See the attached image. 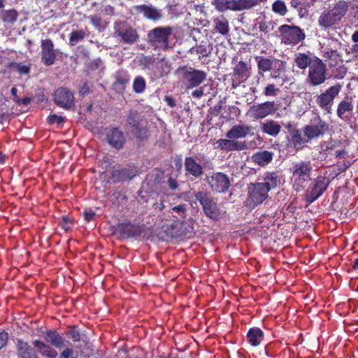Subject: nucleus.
Here are the masks:
<instances>
[{
  "label": "nucleus",
  "mask_w": 358,
  "mask_h": 358,
  "mask_svg": "<svg viewBox=\"0 0 358 358\" xmlns=\"http://www.w3.org/2000/svg\"><path fill=\"white\" fill-rule=\"evenodd\" d=\"M258 72L262 74L270 71V77L275 80H280L282 84L285 81L286 62L275 57H256Z\"/></svg>",
  "instance_id": "nucleus-1"
},
{
  "label": "nucleus",
  "mask_w": 358,
  "mask_h": 358,
  "mask_svg": "<svg viewBox=\"0 0 358 358\" xmlns=\"http://www.w3.org/2000/svg\"><path fill=\"white\" fill-rule=\"evenodd\" d=\"M348 3L340 1L329 10H324L318 18L319 25L324 29L338 25L348 10Z\"/></svg>",
  "instance_id": "nucleus-2"
},
{
  "label": "nucleus",
  "mask_w": 358,
  "mask_h": 358,
  "mask_svg": "<svg viewBox=\"0 0 358 358\" xmlns=\"http://www.w3.org/2000/svg\"><path fill=\"white\" fill-rule=\"evenodd\" d=\"M176 73L187 90L199 86L207 77V73L205 71L187 66L178 68Z\"/></svg>",
  "instance_id": "nucleus-3"
},
{
  "label": "nucleus",
  "mask_w": 358,
  "mask_h": 358,
  "mask_svg": "<svg viewBox=\"0 0 358 358\" xmlns=\"http://www.w3.org/2000/svg\"><path fill=\"white\" fill-rule=\"evenodd\" d=\"M313 166L310 161H299L293 164L291 172L293 186L296 192L303 190L310 180Z\"/></svg>",
  "instance_id": "nucleus-4"
},
{
  "label": "nucleus",
  "mask_w": 358,
  "mask_h": 358,
  "mask_svg": "<svg viewBox=\"0 0 358 358\" xmlns=\"http://www.w3.org/2000/svg\"><path fill=\"white\" fill-rule=\"evenodd\" d=\"M212 5L220 13L250 10L258 5V0H212Z\"/></svg>",
  "instance_id": "nucleus-5"
},
{
  "label": "nucleus",
  "mask_w": 358,
  "mask_h": 358,
  "mask_svg": "<svg viewBox=\"0 0 358 358\" xmlns=\"http://www.w3.org/2000/svg\"><path fill=\"white\" fill-rule=\"evenodd\" d=\"M173 32L171 27H157L149 31L148 43L155 48L166 50L169 47V38Z\"/></svg>",
  "instance_id": "nucleus-6"
},
{
  "label": "nucleus",
  "mask_w": 358,
  "mask_h": 358,
  "mask_svg": "<svg viewBox=\"0 0 358 358\" xmlns=\"http://www.w3.org/2000/svg\"><path fill=\"white\" fill-rule=\"evenodd\" d=\"M127 125L131 132L138 138L144 139L148 136V129L143 122V116L136 109H130L126 115Z\"/></svg>",
  "instance_id": "nucleus-7"
},
{
  "label": "nucleus",
  "mask_w": 358,
  "mask_h": 358,
  "mask_svg": "<svg viewBox=\"0 0 358 358\" xmlns=\"http://www.w3.org/2000/svg\"><path fill=\"white\" fill-rule=\"evenodd\" d=\"M281 43L294 45L303 41L306 37L303 31L297 26L283 24L279 27Z\"/></svg>",
  "instance_id": "nucleus-8"
},
{
  "label": "nucleus",
  "mask_w": 358,
  "mask_h": 358,
  "mask_svg": "<svg viewBox=\"0 0 358 358\" xmlns=\"http://www.w3.org/2000/svg\"><path fill=\"white\" fill-rule=\"evenodd\" d=\"M195 199L200 203L205 215L214 220L219 219L220 210L210 193L200 191L195 194Z\"/></svg>",
  "instance_id": "nucleus-9"
},
{
  "label": "nucleus",
  "mask_w": 358,
  "mask_h": 358,
  "mask_svg": "<svg viewBox=\"0 0 358 358\" xmlns=\"http://www.w3.org/2000/svg\"><path fill=\"white\" fill-rule=\"evenodd\" d=\"M326 71V65L320 59L314 56L313 64L308 70L307 83L313 87L323 84L327 79Z\"/></svg>",
  "instance_id": "nucleus-10"
},
{
  "label": "nucleus",
  "mask_w": 358,
  "mask_h": 358,
  "mask_svg": "<svg viewBox=\"0 0 358 358\" xmlns=\"http://www.w3.org/2000/svg\"><path fill=\"white\" fill-rule=\"evenodd\" d=\"M330 180L324 176H317L313 180L306 194V201L311 203L317 200L327 189Z\"/></svg>",
  "instance_id": "nucleus-11"
},
{
  "label": "nucleus",
  "mask_w": 358,
  "mask_h": 358,
  "mask_svg": "<svg viewBox=\"0 0 358 358\" xmlns=\"http://www.w3.org/2000/svg\"><path fill=\"white\" fill-rule=\"evenodd\" d=\"M341 90V85L340 84L329 87L324 92L321 93L317 96V104L327 113H331L334 101Z\"/></svg>",
  "instance_id": "nucleus-12"
},
{
  "label": "nucleus",
  "mask_w": 358,
  "mask_h": 358,
  "mask_svg": "<svg viewBox=\"0 0 358 358\" xmlns=\"http://www.w3.org/2000/svg\"><path fill=\"white\" fill-rule=\"evenodd\" d=\"M268 189L264 185H261L259 182L251 184L248 188V205L250 208H255L261 204L268 198Z\"/></svg>",
  "instance_id": "nucleus-13"
},
{
  "label": "nucleus",
  "mask_w": 358,
  "mask_h": 358,
  "mask_svg": "<svg viewBox=\"0 0 358 358\" xmlns=\"http://www.w3.org/2000/svg\"><path fill=\"white\" fill-rule=\"evenodd\" d=\"M114 29L115 36L125 43H134L138 38L136 31L124 22L116 21L114 23Z\"/></svg>",
  "instance_id": "nucleus-14"
},
{
  "label": "nucleus",
  "mask_w": 358,
  "mask_h": 358,
  "mask_svg": "<svg viewBox=\"0 0 358 358\" xmlns=\"http://www.w3.org/2000/svg\"><path fill=\"white\" fill-rule=\"evenodd\" d=\"M206 180L213 191L219 193L226 192L230 186L229 178L221 172L213 173L207 176Z\"/></svg>",
  "instance_id": "nucleus-15"
},
{
  "label": "nucleus",
  "mask_w": 358,
  "mask_h": 358,
  "mask_svg": "<svg viewBox=\"0 0 358 358\" xmlns=\"http://www.w3.org/2000/svg\"><path fill=\"white\" fill-rule=\"evenodd\" d=\"M329 129V125L319 116L312 120V124L307 125L303 129L304 135L308 139L322 136Z\"/></svg>",
  "instance_id": "nucleus-16"
},
{
  "label": "nucleus",
  "mask_w": 358,
  "mask_h": 358,
  "mask_svg": "<svg viewBox=\"0 0 358 358\" xmlns=\"http://www.w3.org/2000/svg\"><path fill=\"white\" fill-rule=\"evenodd\" d=\"M57 50L54 49L52 40L45 39L41 41V60L46 66L52 65L56 59Z\"/></svg>",
  "instance_id": "nucleus-17"
},
{
  "label": "nucleus",
  "mask_w": 358,
  "mask_h": 358,
  "mask_svg": "<svg viewBox=\"0 0 358 358\" xmlns=\"http://www.w3.org/2000/svg\"><path fill=\"white\" fill-rule=\"evenodd\" d=\"M54 100L57 105L65 109H70L74 105L73 93L64 87H60L55 92Z\"/></svg>",
  "instance_id": "nucleus-18"
},
{
  "label": "nucleus",
  "mask_w": 358,
  "mask_h": 358,
  "mask_svg": "<svg viewBox=\"0 0 358 358\" xmlns=\"http://www.w3.org/2000/svg\"><path fill=\"white\" fill-rule=\"evenodd\" d=\"M275 111V104L274 102L272 101H266L258 105H253L250 109L252 117L255 119H262L273 113Z\"/></svg>",
  "instance_id": "nucleus-19"
},
{
  "label": "nucleus",
  "mask_w": 358,
  "mask_h": 358,
  "mask_svg": "<svg viewBox=\"0 0 358 358\" xmlns=\"http://www.w3.org/2000/svg\"><path fill=\"white\" fill-rule=\"evenodd\" d=\"M341 45V43L338 40L331 39L329 44L322 51L323 57L330 61L329 65L331 66L336 65L337 59L342 62L341 54L337 50Z\"/></svg>",
  "instance_id": "nucleus-20"
},
{
  "label": "nucleus",
  "mask_w": 358,
  "mask_h": 358,
  "mask_svg": "<svg viewBox=\"0 0 358 358\" xmlns=\"http://www.w3.org/2000/svg\"><path fill=\"white\" fill-rule=\"evenodd\" d=\"M137 174V171L133 168H122L120 165L113 167L111 173V178L115 182L126 180H131Z\"/></svg>",
  "instance_id": "nucleus-21"
},
{
  "label": "nucleus",
  "mask_w": 358,
  "mask_h": 358,
  "mask_svg": "<svg viewBox=\"0 0 358 358\" xmlns=\"http://www.w3.org/2000/svg\"><path fill=\"white\" fill-rule=\"evenodd\" d=\"M108 143L115 149H121L124 143L125 137L124 133L118 128L110 129L106 136Z\"/></svg>",
  "instance_id": "nucleus-22"
},
{
  "label": "nucleus",
  "mask_w": 358,
  "mask_h": 358,
  "mask_svg": "<svg viewBox=\"0 0 358 358\" xmlns=\"http://www.w3.org/2000/svg\"><path fill=\"white\" fill-rule=\"evenodd\" d=\"M136 11L142 13L143 16L153 21H157L162 17V10L154 7L152 5H139L134 7Z\"/></svg>",
  "instance_id": "nucleus-23"
},
{
  "label": "nucleus",
  "mask_w": 358,
  "mask_h": 358,
  "mask_svg": "<svg viewBox=\"0 0 358 358\" xmlns=\"http://www.w3.org/2000/svg\"><path fill=\"white\" fill-rule=\"evenodd\" d=\"M217 148L226 151H241L248 148L245 142L238 141L235 139H219L216 142Z\"/></svg>",
  "instance_id": "nucleus-24"
},
{
  "label": "nucleus",
  "mask_w": 358,
  "mask_h": 358,
  "mask_svg": "<svg viewBox=\"0 0 358 358\" xmlns=\"http://www.w3.org/2000/svg\"><path fill=\"white\" fill-rule=\"evenodd\" d=\"M353 108L354 106L352 101L345 99L338 105L336 110L337 116L344 121H348L351 118Z\"/></svg>",
  "instance_id": "nucleus-25"
},
{
  "label": "nucleus",
  "mask_w": 358,
  "mask_h": 358,
  "mask_svg": "<svg viewBox=\"0 0 358 358\" xmlns=\"http://www.w3.org/2000/svg\"><path fill=\"white\" fill-rule=\"evenodd\" d=\"M252 130V128L246 124H237L233 126L226 134V136L230 139L245 138Z\"/></svg>",
  "instance_id": "nucleus-26"
},
{
  "label": "nucleus",
  "mask_w": 358,
  "mask_h": 358,
  "mask_svg": "<svg viewBox=\"0 0 358 358\" xmlns=\"http://www.w3.org/2000/svg\"><path fill=\"white\" fill-rule=\"evenodd\" d=\"M186 172L195 178H199L203 174V168L192 157H186L184 163Z\"/></svg>",
  "instance_id": "nucleus-27"
},
{
  "label": "nucleus",
  "mask_w": 358,
  "mask_h": 358,
  "mask_svg": "<svg viewBox=\"0 0 358 358\" xmlns=\"http://www.w3.org/2000/svg\"><path fill=\"white\" fill-rule=\"evenodd\" d=\"M43 338L46 342L57 348L64 346V338L55 330H48L43 333Z\"/></svg>",
  "instance_id": "nucleus-28"
},
{
  "label": "nucleus",
  "mask_w": 358,
  "mask_h": 358,
  "mask_svg": "<svg viewBox=\"0 0 358 358\" xmlns=\"http://www.w3.org/2000/svg\"><path fill=\"white\" fill-rule=\"evenodd\" d=\"M33 345L37 352L43 357L47 358H56L58 355L57 352L55 349L43 341L35 340L33 342Z\"/></svg>",
  "instance_id": "nucleus-29"
},
{
  "label": "nucleus",
  "mask_w": 358,
  "mask_h": 358,
  "mask_svg": "<svg viewBox=\"0 0 358 358\" xmlns=\"http://www.w3.org/2000/svg\"><path fill=\"white\" fill-rule=\"evenodd\" d=\"M273 153L267 150L257 152L252 155V160L254 163L264 166L268 164L273 159Z\"/></svg>",
  "instance_id": "nucleus-30"
},
{
  "label": "nucleus",
  "mask_w": 358,
  "mask_h": 358,
  "mask_svg": "<svg viewBox=\"0 0 358 358\" xmlns=\"http://www.w3.org/2000/svg\"><path fill=\"white\" fill-rule=\"evenodd\" d=\"M294 60L296 66L301 70L306 69L308 66L310 68L313 64V57H311L310 54L296 52Z\"/></svg>",
  "instance_id": "nucleus-31"
},
{
  "label": "nucleus",
  "mask_w": 358,
  "mask_h": 358,
  "mask_svg": "<svg viewBox=\"0 0 358 358\" xmlns=\"http://www.w3.org/2000/svg\"><path fill=\"white\" fill-rule=\"evenodd\" d=\"M17 350L18 357L20 358H32L36 355L34 348L22 340L17 341Z\"/></svg>",
  "instance_id": "nucleus-32"
},
{
  "label": "nucleus",
  "mask_w": 358,
  "mask_h": 358,
  "mask_svg": "<svg viewBox=\"0 0 358 358\" xmlns=\"http://www.w3.org/2000/svg\"><path fill=\"white\" fill-rule=\"evenodd\" d=\"M214 29L222 34L226 36L229 32V24L228 20L224 16L220 15L213 19Z\"/></svg>",
  "instance_id": "nucleus-33"
},
{
  "label": "nucleus",
  "mask_w": 358,
  "mask_h": 358,
  "mask_svg": "<svg viewBox=\"0 0 358 358\" xmlns=\"http://www.w3.org/2000/svg\"><path fill=\"white\" fill-rule=\"evenodd\" d=\"M247 338L249 343L256 347L260 344L264 339V333L258 327L250 328L247 334Z\"/></svg>",
  "instance_id": "nucleus-34"
},
{
  "label": "nucleus",
  "mask_w": 358,
  "mask_h": 358,
  "mask_svg": "<svg viewBox=\"0 0 358 358\" xmlns=\"http://www.w3.org/2000/svg\"><path fill=\"white\" fill-rule=\"evenodd\" d=\"M117 230L123 238L134 237L140 234L138 228L131 223L119 224Z\"/></svg>",
  "instance_id": "nucleus-35"
},
{
  "label": "nucleus",
  "mask_w": 358,
  "mask_h": 358,
  "mask_svg": "<svg viewBox=\"0 0 358 358\" xmlns=\"http://www.w3.org/2000/svg\"><path fill=\"white\" fill-rule=\"evenodd\" d=\"M280 129L281 126L274 120H266L262 124V131L271 136H276Z\"/></svg>",
  "instance_id": "nucleus-36"
},
{
  "label": "nucleus",
  "mask_w": 358,
  "mask_h": 358,
  "mask_svg": "<svg viewBox=\"0 0 358 358\" xmlns=\"http://www.w3.org/2000/svg\"><path fill=\"white\" fill-rule=\"evenodd\" d=\"M264 182H259L264 185L269 192L271 189L275 188L280 183L279 177L277 173L267 172L264 175Z\"/></svg>",
  "instance_id": "nucleus-37"
},
{
  "label": "nucleus",
  "mask_w": 358,
  "mask_h": 358,
  "mask_svg": "<svg viewBox=\"0 0 358 358\" xmlns=\"http://www.w3.org/2000/svg\"><path fill=\"white\" fill-rule=\"evenodd\" d=\"M88 36L87 30L77 29L73 30L69 34V45L74 46L79 42L84 40Z\"/></svg>",
  "instance_id": "nucleus-38"
},
{
  "label": "nucleus",
  "mask_w": 358,
  "mask_h": 358,
  "mask_svg": "<svg viewBox=\"0 0 358 358\" xmlns=\"http://www.w3.org/2000/svg\"><path fill=\"white\" fill-rule=\"evenodd\" d=\"M129 81V75L125 72H118L116 75V81L115 83V89L119 92L123 91Z\"/></svg>",
  "instance_id": "nucleus-39"
},
{
  "label": "nucleus",
  "mask_w": 358,
  "mask_h": 358,
  "mask_svg": "<svg viewBox=\"0 0 358 358\" xmlns=\"http://www.w3.org/2000/svg\"><path fill=\"white\" fill-rule=\"evenodd\" d=\"M92 26L99 32L103 31L107 27V23L102 18L96 15L87 16Z\"/></svg>",
  "instance_id": "nucleus-40"
},
{
  "label": "nucleus",
  "mask_w": 358,
  "mask_h": 358,
  "mask_svg": "<svg viewBox=\"0 0 358 358\" xmlns=\"http://www.w3.org/2000/svg\"><path fill=\"white\" fill-rule=\"evenodd\" d=\"M272 10L281 16H285L287 13V8L285 2L282 0H276L272 4Z\"/></svg>",
  "instance_id": "nucleus-41"
},
{
  "label": "nucleus",
  "mask_w": 358,
  "mask_h": 358,
  "mask_svg": "<svg viewBox=\"0 0 358 358\" xmlns=\"http://www.w3.org/2000/svg\"><path fill=\"white\" fill-rule=\"evenodd\" d=\"M17 13L14 9L3 10L1 13V19L5 22L14 23L17 18Z\"/></svg>",
  "instance_id": "nucleus-42"
},
{
  "label": "nucleus",
  "mask_w": 358,
  "mask_h": 358,
  "mask_svg": "<svg viewBox=\"0 0 358 358\" xmlns=\"http://www.w3.org/2000/svg\"><path fill=\"white\" fill-rule=\"evenodd\" d=\"M145 89V80L142 76L135 78L133 83V90L136 93L140 94Z\"/></svg>",
  "instance_id": "nucleus-43"
},
{
  "label": "nucleus",
  "mask_w": 358,
  "mask_h": 358,
  "mask_svg": "<svg viewBox=\"0 0 358 358\" xmlns=\"http://www.w3.org/2000/svg\"><path fill=\"white\" fill-rule=\"evenodd\" d=\"M289 136H291V142L294 144V147H299L303 143L301 131L299 129L292 130Z\"/></svg>",
  "instance_id": "nucleus-44"
},
{
  "label": "nucleus",
  "mask_w": 358,
  "mask_h": 358,
  "mask_svg": "<svg viewBox=\"0 0 358 358\" xmlns=\"http://www.w3.org/2000/svg\"><path fill=\"white\" fill-rule=\"evenodd\" d=\"M234 71L235 73L243 79H245L248 76L247 66L243 62H240L236 65Z\"/></svg>",
  "instance_id": "nucleus-45"
},
{
  "label": "nucleus",
  "mask_w": 358,
  "mask_h": 358,
  "mask_svg": "<svg viewBox=\"0 0 358 358\" xmlns=\"http://www.w3.org/2000/svg\"><path fill=\"white\" fill-rule=\"evenodd\" d=\"M66 336L72 340L73 342L79 341L82 339V336L80 331L76 327H71L66 333Z\"/></svg>",
  "instance_id": "nucleus-46"
},
{
  "label": "nucleus",
  "mask_w": 358,
  "mask_h": 358,
  "mask_svg": "<svg viewBox=\"0 0 358 358\" xmlns=\"http://www.w3.org/2000/svg\"><path fill=\"white\" fill-rule=\"evenodd\" d=\"M187 204L182 203L178 206H175L171 208V210L178 215L180 218H185L187 213Z\"/></svg>",
  "instance_id": "nucleus-47"
},
{
  "label": "nucleus",
  "mask_w": 358,
  "mask_h": 358,
  "mask_svg": "<svg viewBox=\"0 0 358 358\" xmlns=\"http://www.w3.org/2000/svg\"><path fill=\"white\" fill-rule=\"evenodd\" d=\"M212 48H210V45H207L205 43L201 42L196 47V52L198 54L202 55L203 57H206L210 52Z\"/></svg>",
  "instance_id": "nucleus-48"
},
{
  "label": "nucleus",
  "mask_w": 358,
  "mask_h": 358,
  "mask_svg": "<svg viewBox=\"0 0 358 358\" xmlns=\"http://www.w3.org/2000/svg\"><path fill=\"white\" fill-rule=\"evenodd\" d=\"M279 92V89L273 84H268L264 89V94L267 96H275Z\"/></svg>",
  "instance_id": "nucleus-49"
},
{
  "label": "nucleus",
  "mask_w": 358,
  "mask_h": 358,
  "mask_svg": "<svg viewBox=\"0 0 358 358\" xmlns=\"http://www.w3.org/2000/svg\"><path fill=\"white\" fill-rule=\"evenodd\" d=\"M273 24L272 22L261 21L259 22V29L261 31L268 33L273 29Z\"/></svg>",
  "instance_id": "nucleus-50"
},
{
  "label": "nucleus",
  "mask_w": 358,
  "mask_h": 358,
  "mask_svg": "<svg viewBox=\"0 0 358 358\" xmlns=\"http://www.w3.org/2000/svg\"><path fill=\"white\" fill-rule=\"evenodd\" d=\"M59 358H77V355L72 348H66L60 354Z\"/></svg>",
  "instance_id": "nucleus-51"
},
{
  "label": "nucleus",
  "mask_w": 358,
  "mask_h": 358,
  "mask_svg": "<svg viewBox=\"0 0 358 358\" xmlns=\"http://www.w3.org/2000/svg\"><path fill=\"white\" fill-rule=\"evenodd\" d=\"M60 225L64 229L69 230L72 226V222L67 216H63Z\"/></svg>",
  "instance_id": "nucleus-52"
},
{
  "label": "nucleus",
  "mask_w": 358,
  "mask_h": 358,
  "mask_svg": "<svg viewBox=\"0 0 358 358\" xmlns=\"http://www.w3.org/2000/svg\"><path fill=\"white\" fill-rule=\"evenodd\" d=\"M64 119L63 117L57 115H52L48 117V122L49 124H54L56 122L58 124H62L64 122Z\"/></svg>",
  "instance_id": "nucleus-53"
},
{
  "label": "nucleus",
  "mask_w": 358,
  "mask_h": 358,
  "mask_svg": "<svg viewBox=\"0 0 358 358\" xmlns=\"http://www.w3.org/2000/svg\"><path fill=\"white\" fill-rule=\"evenodd\" d=\"M83 216L85 220L89 222L94 219L95 216V212L91 209L85 210L83 212Z\"/></svg>",
  "instance_id": "nucleus-54"
},
{
  "label": "nucleus",
  "mask_w": 358,
  "mask_h": 358,
  "mask_svg": "<svg viewBox=\"0 0 358 358\" xmlns=\"http://www.w3.org/2000/svg\"><path fill=\"white\" fill-rule=\"evenodd\" d=\"M167 186L169 189L174 191L178 188V183L176 180L172 178H169L167 180Z\"/></svg>",
  "instance_id": "nucleus-55"
},
{
  "label": "nucleus",
  "mask_w": 358,
  "mask_h": 358,
  "mask_svg": "<svg viewBox=\"0 0 358 358\" xmlns=\"http://www.w3.org/2000/svg\"><path fill=\"white\" fill-rule=\"evenodd\" d=\"M16 71L17 72H19L20 74H28L30 72V67L27 66V65H24V64H20L18 67L17 68Z\"/></svg>",
  "instance_id": "nucleus-56"
},
{
  "label": "nucleus",
  "mask_w": 358,
  "mask_h": 358,
  "mask_svg": "<svg viewBox=\"0 0 358 358\" xmlns=\"http://www.w3.org/2000/svg\"><path fill=\"white\" fill-rule=\"evenodd\" d=\"M8 334L5 331L0 332V349H1L7 343Z\"/></svg>",
  "instance_id": "nucleus-57"
},
{
  "label": "nucleus",
  "mask_w": 358,
  "mask_h": 358,
  "mask_svg": "<svg viewBox=\"0 0 358 358\" xmlns=\"http://www.w3.org/2000/svg\"><path fill=\"white\" fill-rule=\"evenodd\" d=\"M103 12L107 15H114L115 8L110 5H107L104 7Z\"/></svg>",
  "instance_id": "nucleus-58"
},
{
  "label": "nucleus",
  "mask_w": 358,
  "mask_h": 358,
  "mask_svg": "<svg viewBox=\"0 0 358 358\" xmlns=\"http://www.w3.org/2000/svg\"><path fill=\"white\" fill-rule=\"evenodd\" d=\"M17 90L16 87H13L11 88L10 93L13 95V100L17 103H20V99L17 95Z\"/></svg>",
  "instance_id": "nucleus-59"
},
{
  "label": "nucleus",
  "mask_w": 358,
  "mask_h": 358,
  "mask_svg": "<svg viewBox=\"0 0 358 358\" xmlns=\"http://www.w3.org/2000/svg\"><path fill=\"white\" fill-rule=\"evenodd\" d=\"M164 101L167 103V105L171 108H173L176 106V102L173 97L170 96H166L164 97Z\"/></svg>",
  "instance_id": "nucleus-60"
},
{
  "label": "nucleus",
  "mask_w": 358,
  "mask_h": 358,
  "mask_svg": "<svg viewBox=\"0 0 358 358\" xmlns=\"http://www.w3.org/2000/svg\"><path fill=\"white\" fill-rule=\"evenodd\" d=\"M203 95V89H197L192 92V96L194 98L199 99Z\"/></svg>",
  "instance_id": "nucleus-61"
},
{
  "label": "nucleus",
  "mask_w": 358,
  "mask_h": 358,
  "mask_svg": "<svg viewBox=\"0 0 358 358\" xmlns=\"http://www.w3.org/2000/svg\"><path fill=\"white\" fill-rule=\"evenodd\" d=\"M352 53L353 54L354 57L358 58V44H355L351 48Z\"/></svg>",
  "instance_id": "nucleus-62"
},
{
  "label": "nucleus",
  "mask_w": 358,
  "mask_h": 358,
  "mask_svg": "<svg viewBox=\"0 0 358 358\" xmlns=\"http://www.w3.org/2000/svg\"><path fill=\"white\" fill-rule=\"evenodd\" d=\"M155 209L158 210H162L164 208V205L162 201L157 202L154 204Z\"/></svg>",
  "instance_id": "nucleus-63"
},
{
  "label": "nucleus",
  "mask_w": 358,
  "mask_h": 358,
  "mask_svg": "<svg viewBox=\"0 0 358 358\" xmlns=\"http://www.w3.org/2000/svg\"><path fill=\"white\" fill-rule=\"evenodd\" d=\"M285 127L288 130L289 134L292 133V130H295L296 128L290 122L284 124Z\"/></svg>",
  "instance_id": "nucleus-64"
}]
</instances>
